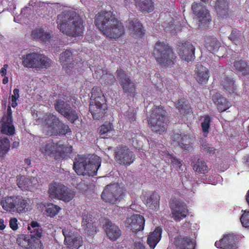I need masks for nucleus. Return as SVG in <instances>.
<instances>
[{"mask_svg": "<svg viewBox=\"0 0 249 249\" xmlns=\"http://www.w3.org/2000/svg\"><path fill=\"white\" fill-rule=\"evenodd\" d=\"M94 24L106 37L117 40L124 34V27L121 20L111 12L102 11L94 17Z\"/></svg>", "mask_w": 249, "mask_h": 249, "instance_id": "f257e3e1", "label": "nucleus"}, {"mask_svg": "<svg viewBox=\"0 0 249 249\" xmlns=\"http://www.w3.org/2000/svg\"><path fill=\"white\" fill-rule=\"evenodd\" d=\"M56 23L59 30L70 37L81 36L84 30L83 19L72 10L65 11L58 15Z\"/></svg>", "mask_w": 249, "mask_h": 249, "instance_id": "f03ea898", "label": "nucleus"}, {"mask_svg": "<svg viewBox=\"0 0 249 249\" xmlns=\"http://www.w3.org/2000/svg\"><path fill=\"white\" fill-rule=\"evenodd\" d=\"M101 163V160L97 155L79 156L75 159L73 168L78 175L93 176L96 175Z\"/></svg>", "mask_w": 249, "mask_h": 249, "instance_id": "7ed1b4c3", "label": "nucleus"}, {"mask_svg": "<svg viewBox=\"0 0 249 249\" xmlns=\"http://www.w3.org/2000/svg\"><path fill=\"white\" fill-rule=\"evenodd\" d=\"M107 109L106 100L99 88H93L91 91L89 111L94 119L104 116Z\"/></svg>", "mask_w": 249, "mask_h": 249, "instance_id": "20e7f679", "label": "nucleus"}, {"mask_svg": "<svg viewBox=\"0 0 249 249\" xmlns=\"http://www.w3.org/2000/svg\"><path fill=\"white\" fill-rule=\"evenodd\" d=\"M28 204L27 201L19 195L4 197L0 201V205L4 210L18 213H24L28 211Z\"/></svg>", "mask_w": 249, "mask_h": 249, "instance_id": "39448f33", "label": "nucleus"}, {"mask_svg": "<svg viewBox=\"0 0 249 249\" xmlns=\"http://www.w3.org/2000/svg\"><path fill=\"white\" fill-rule=\"evenodd\" d=\"M166 115L167 112L161 107L152 108L148 120L152 131L160 134L165 131Z\"/></svg>", "mask_w": 249, "mask_h": 249, "instance_id": "423d86ee", "label": "nucleus"}, {"mask_svg": "<svg viewBox=\"0 0 249 249\" xmlns=\"http://www.w3.org/2000/svg\"><path fill=\"white\" fill-rule=\"evenodd\" d=\"M22 64L28 68H47L51 66V60L42 54L32 53L22 56Z\"/></svg>", "mask_w": 249, "mask_h": 249, "instance_id": "0eeeda50", "label": "nucleus"}, {"mask_svg": "<svg viewBox=\"0 0 249 249\" xmlns=\"http://www.w3.org/2000/svg\"><path fill=\"white\" fill-rule=\"evenodd\" d=\"M192 9L195 18L197 21L198 27L200 29L208 27L212 21V16L206 6L194 2L192 5Z\"/></svg>", "mask_w": 249, "mask_h": 249, "instance_id": "6e6552de", "label": "nucleus"}, {"mask_svg": "<svg viewBox=\"0 0 249 249\" xmlns=\"http://www.w3.org/2000/svg\"><path fill=\"white\" fill-rule=\"evenodd\" d=\"M170 46L166 41L157 42L153 50V55L160 65L167 66L170 64Z\"/></svg>", "mask_w": 249, "mask_h": 249, "instance_id": "1a4fd4ad", "label": "nucleus"}, {"mask_svg": "<svg viewBox=\"0 0 249 249\" xmlns=\"http://www.w3.org/2000/svg\"><path fill=\"white\" fill-rule=\"evenodd\" d=\"M123 189L117 183H112L107 185L102 194L104 201L111 204H115L123 197Z\"/></svg>", "mask_w": 249, "mask_h": 249, "instance_id": "9d476101", "label": "nucleus"}, {"mask_svg": "<svg viewBox=\"0 0 249 249\" xmlns=\"http://www.w3.org/2000/svg\"><path fill=\"white\" fill-rule=\"evenodd\" d=\"M43 132L49 136L58 135V127L60 125V120L52 114H46L42 119Z\"/></svg>", "mask_w": 249, "mask_h": 249, "instance_id": "9b49d317", "label": "nucleus"}, {"mask_svg": "<svg viewBox=\"0 0 249 249\" xmlns=\"http://www.w3.org/2000/svg\"><path fill=\"white\" fill-rule=\"evenodd\" d=\"M134 154L126 146H119L115 150V160L121 165L128 166L133 162Z\"/></svg>", "mask_w": 249, "mask_h": 249, "instance_id": "f8f14e48", "label": "nucleus"}, {"mask_svg": "<svg viewBox=\"0 0 249 249\" xmlns=\"http://www.w3.org/2000/svg\"><path fill=\"white\" fill-rule=\"evenodd\" d=\"M189 214V210L185 201L182 199L172 201V218L176 222H180Z\"/></svg>", "mask_w": 249, "mask_h": 249, "instance_id": "ddd939ff", "label": "nucleus"}, {"mask_svg": "<svg viewBox=\"0 0 249 249\" xmlns=\"http://www.w3.org/2000/svg\"><path fill=\"white\" fill-rule=\"evenodd\" d=\"M40 151L45 155L52 156L58 159L62 157L64 152V146L60 142L56 143L50 142L42 145Z\"/></svg>", "mask_w": 249, "mask_h": 249, "instance_id": "4468645a", "label": "nucleus"}, {"mask_svg": "<svg viewBox=\"0 0 249 249\" xmlns=\"http://www.w3.org/2000/svg\"><path fill=\"white\" fill-rule=\"evenodd\" d=\"M177 51L182 60L185 61H192L195 58V47L191 42H180L177 45Z\"/></svg>", "mask_w": 249, "mask_h": 249, "instance_id": "2eb2a0df", "label": "nucleus"}, {"mask_svg": "<svg viewBox=\"0 0 249 249\" xmlns=\"http://www.w3.org/2000/svg\"><path fill=\"white\" fill-rule=\"evenodd\" d=\"M54 107L56 110L71 123H73L78 117L76 111L71 109L67 102H65L62 99H58L55 101Z\"/></svg>", "mask_w": 249, "mask_h": 249, "instance_id": "dca6fc26", "label": "nucleus"}, {"mask_svg": "<svg viewBox=\"0 0 249 249\" xmlns=\"http://www.w3.org/2000/svg\"><path fill=\"white\" fill-rule=\"evenodd\" d=\"M63 234L65 236V244L71 249H78L82 245V237L77 233H75L68 229L62 230Z\"/></svg>", "mask_w": 249, "mask_h": 249, "instance_id": "f3484780", "label": "nucleus"}, {"mask_svg": "<svg viewBox=\"0 0 249 249\" xmlns=\"http://www.w3.org/2000/svg\"><path fill=\"white\" fill-rule=\"evenodd\" d=\"M0 131L3 134L12 135L15 132V127L13 124L12 111L11 107H8L7 114L4 115L0 121Z\"/></svg>", "mask_w": 249, "mask_h": 249, "instance_id": "a211bd4d", "label": "nucleus"}, {"mask_svg": "<svg viewBox=\"0 0 249 249\" xmlns=\"http://www.w3.org/2000/svg\"><path fill=\"white\" fill-rule=\"evenodd\" d=\"M126 25L129 34L134 38H141L143 34L142 24L134 17H129L126 21Z\"/></svg>", "mask_w": 249, "mask_h": 249, "instance_id": "6ab92c4d", "label": "nucleus"}, {"mask_svg": "<svg viewBox=\"0 0 249 249\" xmlns=\"http://www.w3.org/2000/svg\"><path fill=\"white\" fill-rule=\"evenodd\" d=\"M236 239L237 237L234 234H226L223 236L222 239L215 242V246L217 248L236 249Z\"/></svg>", "mask_w": 249, "mask_h": 249, "instance_id": "aec40b11", "label": "nucleus"}, {"mask_svg": "<svg viewBox=\"0 0 249 249\" xmlns=\"http://www.w3.org/2000/svg\"><path fill=\"white\" fill-rule=\"evenodd\" d=\"M116 74L124 91L126 93H133L135 89L134 83L126 75L124 71L121 69H118L116 71Z\"/></svg>", "mask_w": 249, "mask_h": 249, "instance_id": "412c9836", "label": "nucleus"}, {"mask_svg": "<svg viewBox=\"0 0 249 249\" xmlns=\"http://www.w3.org/2000/svg\"><path fill=\"white\" fill-rule=\"evenodd\" d=\"M126 227L134 232L142 230L144 228V217L140 214H134L126 220Z\"/></svg>", "mask_w": 249, "mask_h": 249, "instance_id": "4be33fe9", "label": "nucleus"}, {"mask_svg": "<svg viewBox=\"0 0 249 249\" xmlns=\"http://www.w3.org/2000/svg\"><path fill=\"white\" fill-rule=\"evenodd\" d=\"M174 244L177 248L179 249H195L196 243L190 237H182L181 235H178L174 238Z\"/></svg>", "mask_w": 249, "mask_h": 249, "instance_id": "5701e85b", "label": "nucleus"}, {"mask_svg": "<svg viewBox=\"0 0 249 249\" xmlns=\"http://www.w3.org/2000/svg\"><path fill=\"white\" fill-rule=\"evenodd\" d=\"M17 243L25 249H36L41 246L40 240L31 238L30 236L22 235L17 240Z\"/></svg>", "mask_w": 249, "mask_h": 249, "instance_id": "b1692460", "label": "nucleus"}, {"mask_svg": "<svg viewBox=\"0 0 249 249\" xmlns=\"http://www.w3.org/2000/svg\"><path fill=\"white\" fill-rule=\"evenodd\" d=\"M160 196L157 193H153L145 196L143 201L146 207L150 210L157 211L159 208Z\"/></svg>", "mask_w": 249, "mask_h": 249, "instance_id": "393cba45", "label": "nucleus"}, {"mask_svg": "<svg viewBox=\"0 0 249 249\" xmlns=\"http://www.w3.org/2000/svg\"><path fill=\"white\" fill-rule=\"evenodd\" d=\"M35 181L36 179L34 177L27 178L24 176H18L17 178V184L22 190H31Z\"/></svg>", "mask_w": 249, "mask_h": 249, "instance_id": "a878e982", "label": "nucleus"}, {"mask_svg": "<svg viewBox=\"0 0 249 249\" xmlns=\"http://www.w3.org/2000/svg\"><path fill=\"white\" fill-rule=\"evenodd\" d=\"M106 233L109 238L113 241L116 240L121 235L119 228L111 222H106Z\"/></svg>", "mask_w": 249, "mask_h": 249, "instance_id": "bb28decb", "label": "nucleus"}, {"mask_svg": "<svg viewBox=\"0 0 249 249\" xmlns=\"http://www.w3.org/2000/svg\"><path fill=\"white\" fill-rule=\"evenodd\" d=\"M192 164L194 170L196 172H198L200 174H206L209 170V168L206 161L203 158H196V157H194L192 161Z\"/></svg>", "mask_w": 249, "mask_h": 249, "instance_id": "cd10ccee", "label": "nucleus"}, {"mask_svg": "<svg viewBox=\"0 0 249 249\" xmlns=\"http://www.w3.org/2000/svg\"><path fill=\"white\" fill-rule=\"evenodd\" d=\"M175 105L179 112L182 114H189L193 112L192 108L190 106L189 102L186 98H181L175 103Z\"/></svg>", "mask_w": 249, "mask_h": 249, "instance_id": "c85d7f7f", "label": "nucleus"}, {"mask_svg": "<svg viewBox=\"0 0 249 249\" xmlns=\"http://www.w3.org/2000/svg\"><path fill=\"white\" fill-rule=\"evenodd\" d=\"M65 188V186L59 183L54 182L51 184L48 191L50 197L52 198L59 199L60 194L62 193Z\"/></svg>", "mask_w": 249, "mask_h": 249, "instance_id": "c756f323", "label": "nucleus"}, {"mask_svg": "<svg viewBox=\"0 0 249 249\" xmlns=\"http://www.w3.org/2000/svg\"><path fill=\"white\" fill-rule=\"evenodd\" d=\"M220 42L213 36H205V46L211 53H214L217 51L220 46Z\"/></svg>", "mask_w": 249, "mask_h": 249, "instance_id": "7c9ffc66", "label": "nucleus"}, {"mask_svg": "<svg viewBox=\"0 0 249 249\" xmlns=\"http://www.w3.org/2000/svg\"><path fill=\"white\" fill-rule=\"evenodd\" d=\"M161 234V229L158 227L149 235L147 243L152 249H154L157 244L160 241Z\"/></svg>", "mask_w": 249, "mask_h": 249, "instance_id": "2f4dec72", "label": "nucleus"}, {"mask_svg": "<svg viewBox=\"0 0 249 249\" xmlns=\"http://www.w3.org/2000/svg\"><path fill=\"white\" fill-rule=\"evenodd\" d=\"M28 229L30 231V237L31 238L40 240L42 234V230L38 223L36 221L31 222Z\"/></svg>", "mask_w": 249, "mask_h": 249, "instance_id": "473e14b6", "label": "nucleus"}, {"mask_svg": "<svg viewBox=\"0 0 249 249\" xmlns=\"http://www.w3.org/2000/svg\"><path fill=\"white\" fill-rule=\"evenodd\" d=\"M228 3L226 0H217L215 2V11L221 17H224L228 15Z\"/></svg>", "mask_w": 249, "mask_h": 249, "instance_id": "72a5a7b5", "label": "nucleus"}, {"mask_svg": "<svg viewBox=\"0 0 249 249\" xmlns=\"http://www.w3.org/2000/svg\"><path fill=\"white\" fill-rule=\"evenodd\" d=\"M234 67L236 71L241 72L244 75L249 74V64L244 60H239L234 62Z\"/></svg>", "mask_w": 249, "mask_h": 249, "instance_id": "f704fd0d", "label": "nucleus"}, {"mask_svg": "<svg viewBox=\"0 0 249 249\" xmlns=\"http://www.w3.org/2000/svg\"><path fill=\"white\" fill-rule=\"evenodd\" d=\"M136 5L143 12H150L153 10L151 0H135Z\"/></svg>", "mask_w": 249, "mask_h": 249, "instance_id": "c9c22d12", "label": "nucleus"}, {"mask_svg": "<svg viewBox=\"0 0 249 249\" xmlns=\"http://www.w3.org/2000/svg\"><path fill=\"white\" fill-rule=\"evenodd\" d=\"M194 139L188 135H183L180 138L178 144L185 151H191L193 148Z\"/></svg>", "mask_w": 249, "mask_h": 249, "instance_id": "e433bc0d", "label": "nucleus"}, {"mask_svg": "<svg viewBox=\"0 0 249 249\" xmlns=\"http://www.w3.org/2000/svg\"><path fill=\"white\" fill-rule=\"evenodd\" d=\"M222 85L224 88L229 93H234L236 89V86L234 84V81L231 77L229 76H224L221 81Z\"/></svg>", "mask_w": 249, "mask_h": 249, "instance_id": "4c0bfd02", "label": "nucleus"}, {"mask_svg": "<svg viewBox=\"0 0 249 249\" xmlns=\"http://www.w3.org/2000/svg\"><path fill=\"white\" fill-rule=\"evenodd\" d=\"M82 226L89 234H93L96 232V227L91 222V220L88 219L87 215H85L83 216Z\"/></svg>", "mask_w": 249, "mask_h": 249, "instance_id": "58836bf2", "label": "nucleus"}, {"mask_svg": "<svg viewBox=\"0 0 249 249\" xmlns=\"http://www.w3.org/2000/svg\"><path fill=\"white\" fill-rule=\"evenodd\" d=\"M72 60V53L70 50H66L60 55V61L63 67H68Z\"/></svg>", "mask_w": 249, "mask_h": 249, "instance_id": "ea45409f", "label": "nucleus"}, {"mask_svg": "<svg viewBox=\"0 0 249 249\" xmlns=\"http://www.w3.org/2000/svg\"><path fill=\"white\" fill-rule=\"evenodd\" d=\"M10 147V142L7 137H0V157H3L8 152Z\"/></svg>", "mask_w": 249, "mask_h": 249, "instance_id": "a19ab883", "label": "nucleus"}, {"mask_svg": "<svg viewBox=\"0 0 249 249\" xmlns=\"http://www.w3.org/2000/svg\"><path fill=\"white\" fill-rule=\"evenodd\" d=\"M209 76V70L202 67V70L197 72L196 80L198 83L204 84L208 81Z\"/></svg>", "mask_w": 249, "mask_h": 249, "instance_id": "79ce46f5", "label": "nucleus"}, {"mask_svg": "<svg viewBox=\"0 0 249 249\" xmlns=\"http://www.w3.org/2000/svg\"><path fill=\"white\" fill-rule=\"evenodd\" d=\"M60 195L59 200L65 202H69L74 197L75 192L65 186V189L63 190L62 193H61Z\"/></svg>", "mask_w": 249, "mask_h": 249, "instance_id": "37998d69", "label": "nucleus"}, {"mask_svg": "<svg viewBox=\"0 0 249 249\" xmlns=\"http://www.w3.org/2000/svg\"><path fill=\"white\" fill-rule=\"evenodd\" d=\"M212 122V118L208 114L204 116V120L201 123L202 132L204 133V136H207L209 132V129Z\"/></svg>", "mask_w": 249, "mask_h": 249, "instance_id": "c03bdc74", "label": "nucleus"}, {"mask_svg": "<svg viewBox=\"0 0 249 249\" xmlns=\"http://www.w3.org/2000/svg\"><path fill=\"white\" fill-rule=\"evenodd\" d=\"M102 83L105 85L110 86L116 82V79L111 73L106 72L101 76Z\"/></svg>", "mask_w": 249, "mask_h": 249, "instance_id": "a18cd8bd", "label": "nucleus"}, {"mask_svg": "<svg viewBox=\"0 0 249 249\" xmlns=\"http://www.w3.org/2000/svg\"><path fill=\"white\" fill-rule=\"evenodd\" d=\"M60 208L53 203L47 204L46 207V212L48 216H53L57 214Z\"/></svg>", "mask_w": 249, "mask_h": 249, "instance_id": "49530a36", "label": "nucleus"}, {"mask_svg": "<svg viewBox=\"0 0 249 249\" xmlns=\"http://www.w3.org/2000/svg\"><path fill=\"white\" fill-rule=\"evenodd\" d=\"M231 107V104L230 102L228 101V99L222 95L220 105L218 106V111L224 112V111L227 110L228 108H230Z\"/></svg>", "mask_w": 249, "mask_h": 249, "instance_id": "de8ad7c7", "label": "nucleus"}, {"mask_svg": "<svg viewBox=\"0 0 249 249\" xmlns=\"http://www.w3.org/2000/svg\"><path fill=\"white\" fill-rule=\"evenodd\" d=\"M229 38L235 45H238V44H241V43H242L243 36H242L241 34L238 33V32H236V31H232Z\"/></svg>", "mask_w": 249, "mask_h": 249, "instance_id": "09e8293b", "label": "nucleus"}, {"mask_svg": "<svg viewBox=\"0 0 249 249\" xmlns=\"http://www.w3.org/2000/svg\"><path fill=\"white\" fill-rule=\"evenodd\" d=\"M240 221L243 227H247L249 229V211H244L241 215Z\"/></svg>", "mask_w": 249, "mask_h": 249, "instance_id": "8fccbe9b", "label": "nucleus"}, {"mask_svg": "<svg viewBox=\"0 0 249 249\" xmlns=\"http://www.w3.org/2000/svg\"><path fill=\"white\" fill-rule=\"evenodd\" d=\"M42 34H43V30L42 29H36L32 31L31 36L33 39L41 41V37Z\"/></svg>", "mask_w": 249, "mask_h": 249, "instance_id": "3c124183", "label": "nucleus"}, {"mask_svg": "<svg viewBox=\"0 0 249 249\" xmlns=\"http://www.w3.org/2000/svg\"><path fill=\"white\" fill-rule=\"evenodd\" d=\"M201 148H202L203 151H205V152H207V153L209 154L215 153L216 151L215 148L212 147V146L210 145L208 143H207L206 142H204V141H202V142L201 143Z\"/></svg>", "mask_w": 249, "mask_h": 249, "instance_id": "603ef678", "label": "nucleus"}, {"mask_svg": "<svg viewBox=\"0 0 249 249\" xmlns=\"http://www.w3.org/2000/svg\"><path fill=\"white\" fill-rule=\"evenodd\" d=\"M59 125V127H58V135H64L71 131L69 126L67 125L61 123L60 121V125Z\"/></svg>", "mask_w": 249, "mask_h": 249, "instance_id": "864d4df0", "label": "nucleus"}, {"mask_svg": "<svg viewBox=\"0 0 249 249\" xmlns=\"http://www.w3.org/2000/svg\"><path fill=\"white\" fill-rule=\"evenodd\" d=\"M19 89H15L13 90V93L14 94L12 95L11 97V101H12V104L11 106L13 107H15L17 106V103L16 102V101L17 99H18L19 97Z\"/></svg>", "mask_w": 249, "mask_h": 249, "instance_id": "5fc2aeb1", "label": "nucleus"}, {"mask_svg": "<svg viewBox=\"0 0 249 249\" xmlns=\"http://www.w3.org/2000/svg\"><path fill=\"white\" fill-rule=\"evenodd\" d=\"M111 125L109 123H107L101 125L99 128V133L101 134H104L111 130Z\"/></svg>", "mask_w": 249, "mask_h": 249, "instance_id": "6e6d98bb", "label": "nucleus"}, {"mask_svg": "<svg viewBox=\"0 0 249 249\" xmlns=\"http://www.w3.org/2000/svg\"><path fill=\"white\" fill-rule=\"evenodd\" d=\"M172 165L174 168H176L177 170L180 169L182 165V160L172 156Z\"/></svg>", "mask_w": 249, "mask_h": 249, "instance_id": "4d7b16f0", "label": "nucleus"}, {"mask_svg": "<svg viewBox=\"0 0 249 249\" xmlns=\"http://www.w3.org/2000/svg\"><path fill=\"white\" fill-rule=\"evenodd\" d=\"M222 95L221 94L218 93V92H216V93L214 94L212 98L213 102L215 105V106L216 108H217L218 110V106L220 105V99L221 98Z\"/></svg>", "mask_w": 249, "mask_h": 249, "instance_id": "13d9d810", "label": "nucleus"}, {"mask_svg": "<svg viewBox=\"0 0 249 249\" xmlns=\"http://www.w3.org/2000/svg\"><path fill=\"white\" fill-rule=\"evenodd\" d=\"M9 225L13 230H17L18 228V220L17 218L15 217L11 218L9 221Z\"/></svg>", "mask_w": 249, "mask_h": 249, "instance_id": "bf43d9fd", "label": "nucleus"}, {"mask_svg": "<svg viewBox=\"0 0 249 249\" xmlns=\"http://www.w3.org/2000/svg\"><path fill=\"white\" fill-rule=\"evenodd\" d=\"M51 38V34L49 32H45L43 30V34H42V35H41L40 41L46 42L49 41Z\"/></svg>", "mask_w": 249, "mask_h": 249, "instance_id": "052dcab7", "label": "nucleus"}, {"mask_svg": "<svg viewBox=\"0 0 249 249\" xmlns=\"http://www.w3.org/2000/svg\"><path fill=\"white\" fill-rule=\"evenodd\" d=\"M145 246L142 242H137L134 244V249H145Z\"/></svg>", "mask_w": 249, "mask_h": 249, "instance_id": "680f3d73", "label": "nucleus"}, {"mask_svg": "<svg viewBox=\"0 0 249 249\" xmlns=\"http://www.w3.org/2000/svg\"><path fill=\"white\" fill-rule=\"evenodd\" d=\"M7 64H4L3 67L0 70V73L2 76H5L7 73V68H8Z\"/></svg>", "mask_w": 249, "mask_h": 249, "instance_id": "e2e57ef3", "label": "nucleus"}, {"mask_svg": "<svg viewBox=\"0 0 249 249\" xmlns=\"http://www.w3.org/2000/svg\"><path fill=\"white\" fill-rule=\"evenodd\" d=\"M46 5H48V4L45 3L43 2H41L40 1H37L36 5V7H46Z\"/></svg>", "mask_w": 249, "mask_h": 249, "instance_id": "0e129e2a", "label": "nucleus"}, {"mask_svg": "<svg viewBox=\"0 0 249 249\" xmlns=\"http://www.w3.org/2000/svg\"><path fill=\"white\" fill-rule=\"evenodd\" d=\"M5 228V225L4 223V220L2 219H0V230H3Z\"/></svg>", "mask_w": 249, "mask_h": 249, "instance_id": "69168bd1", "label": "nucleus"}, {"mask_svg": "<svg viewBox=\"0 0 249 249\" xmlns=\"http://www.w3.org/2000/svg\"><path fill=\"white\" fill-rule=\"evenodd\" d=\"M37 0H31L29 3V4L30 5H31L33 7H36V2Z\"/></svg>", "mask_w": 249, "mask_h": 249, "instance_id": "338daca9", "label": "nucleus"}, {"mask_svg": "<svg viewBox=\"0 0 249 249\" xmlns=\"http://www.w3.org/2000/svg\"><path fill=\"white\" fill-rule=\"evenodd\" d=\"M246 199L249 206V190H248V192L246 195Z\"/></svg>", "mask_w": 249, "mask_h": 249, "instance_id": "774afa93", "label": "nucleus"}]
</instances>
